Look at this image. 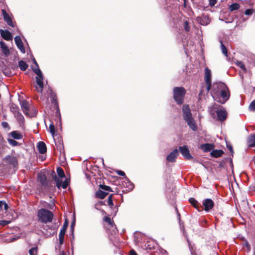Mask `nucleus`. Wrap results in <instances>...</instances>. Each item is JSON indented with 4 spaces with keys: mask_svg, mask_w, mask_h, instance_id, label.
Instances as JSON below:
<instances>
[{
    "mask_svg": "<svg viewBox=\"0 0 255 255\" xmlns=\"http://www.w3.org/2000/svg\"><path fill=\"white\" fill-rule=\"evenodd\" d=\"M182 112L183 119L193 130L196 131L197 129V125L192 116L191 111L188 105H183L182 107Z\"/></svg>",
    "mask_w": 255,
    "mask_h": 255,
    "instance_id": "f257e3e1",
    "label": "nucleus"
},
{
    "mask_svg": "<svg viewBox=\"0 0 255 255\" xmlns=\"http://www.w3.org/2000/svg\"><path fill=\"white\" fill-rule=\"evenodd\" d=\"M210 112L212 115L217 113L218 120L220 121H225L227 117V112L223 107L217 104H213L210 107Z\"/></svg>",
    "mask_w": 255,
    "mask_h": 255,
    "instance_id": "f03ea898",
    "label": "nucleus"
},
{
    "mask_svg": "<svg viewBox=\"0 0 255 255\" xmlns=\"http://www.w3.org/2000/svg\"><path fill=\"white\" fill-rule=\"evenodd\" d=\"M37 217L38 221L43 223H48L52 222L53 217V213L45 209H41L37 212Z\"/></svg>",
    "mask_w": 255,
    "mask_h": 255,
    "instance_id": "7ed1b4c3",
    "label": "nucleus"
},
{
    "mask_svg": "<svg viewBox=\"0 0 255 255\" xmlns=\"http://www.w3.org/2000/svg\"><path fill=\"white\" fill-rule=\"evenodd\" d=\"M223 89L219 92V95L217 97L218 99H215L214 100L221 104H224L226 101L228 100L230 97V91L226 85H223ZM222 88L221 87V89Z\"/></svg>",
    "mask_w": 255,
    "mask_h": 255,
    "instance_id": "20e7f679",
    "label": "nucleus"
},
{
    "mask_svg": "<svg viewBox=\"0 0 255 255\" xmlns=\"http://www.w3.org/2000/svg\"><path fill=\"white\" fill-rule=\"evenodd\" d=\"M185 90L183 87H175L173 89V98L178 104L183 102V98L185 94Z\"/></svg>",
    "mask_w": 255,
    "mask_h": 255,
    "instance_id": "39448f33",
    "label": "nucleus"
},
{
    "mask_svg": "<svg viewBox=\"0 0 255 255\" xmlns=\"http://www.w3.org/2000/svg\"><path fill=\"white\" fill-rule=\"evenodd\" d=\"M10 110L14 115L15 118L19 123L20 126H22L24 122V118L20 113L18 107L14 104L12 103L10 105Z\"/></svg>",
    "mask_w": 255,
    "mask_h": 255,
    "instance_id": "423d86ee",
    "label": "nucleus"
},
{
    "mask_svg": "<svg viewBox=\"0 0 255 255\" xmlns=\"http://www.w3.org/2000/svg\"><path fill=\"white\" fill-rule=\"evenodd\" d=\"M35 74H37V76L36 77V82L37 84L39 86V88L36 87L37 91L39 93H42L43 89V77L41 71L38 68L33 70Z\"/></svg>",
    "mask_w": 255,
    "mask_h": 255,
    "instance_id": "0eeeda50",
    "label": "nucleus"
},
{
    "mask_svg": "<svg viewBox=\"0 0 255 255\" xmlns=\"http://www.w3.org/2000/svg\"><path fill=\"white\" fill-rule=\"evenodd\" d=\"M37 181L42 187L43 191L48 190L50 187V184L48 182L46 176L44 173H39L38 174Z\"/></svg>",
    "mask_w": 255,
    "mask_h": 255,
    "instance_id": "6e6552de",
    "label": "nucleus"
},
{
    "mask_svg": "<svg viewBox=\"0 0 255 255\" xmlns=\"http://www.w3.org/2000/svg\"><path fill=\"white\" fill-rule=\"evenodd\" d=\"M223 85H226L222 82H218L214 83L212 86H211V94L214 99L218 98L217 97L219 95V92L222 90L221 87L223 88Z\"/></svg>",
    "mask_w": 255,
    "mask_h": 255,
    "instance_id": "1a4fd4ad",
    "label": "nucleus"
},
{
    "mask_svg": "<svg viewBox=\"0 0 255 255\" xmlns=\"http://www.w3.org/2000/svg\"><path fill=\"white\" fill-rule=\"evenodd\" d=\"M20 104L22 111L25 115L30 117H34L36 115L37 111L35 109H33V112L32 113H29V104L26 100H22L20 102Z\"/></svg>",
    "mask_w": 255,
    "mask_h": 255,
    "instance_id": "9d476101",
    "label": "nucleus"
},
{
    "mask_svg": "<svg viewBox=\"0 0 255 255\" xmlns=\"http://www.w3.org/2000/svg\"><path fill=\"white\" fill-rule=\"evenodd\" d=\"M205 81L206 84V88L208 91L211 89V71L208 68L205 69Z\"/></svg>",
    "mask_w": 255,
    "mask_h": 255,
    "instance_id": "9b49d317",
    "label": "nucleus"
},
{
    "mask_svg": "<svg viewBox=\"0 0 255 255\" xmlns=\"http://www.w3.org/2000/svg\"><path fill=\"white\" fill-rule=\"evenodd\" d=\"M179 150L182 154V155L186 159H190L193 157L191 155L188 147L186 145H184L183 146L179 147Z\"/></svg>",
    "mask_w": 255,
    "mask_h": 255,
    "instance_id": "f8f14e48",
    "label": "nucleus"
},
{
    "mask_svg": "<svg viewBox=\"0 0 255 255\" xmlns=\"http://www.w3.org/2000/svg\"><path fill=\"white\" fill-rule=\"evenodd\" d=\"M203 205L204 208V210L206 212H209L214 207V202L210 199H206L203 201Z\"/></svg>",
    "mask_w": 255,
    "mask_h": 255,
    "instance_id": "ddd939ff",
    "label": "nucleus"
},
{
    "mask_svg": "<svg viewBox=\"0 0 255 255\" xmlns=\"http://www.w3.org/2000/svg\"><path fill=\"white\" fill-rule=\"evenodd\" d=\"M0 48L1 53L4 56L7 57L10 54L9 50L3 41L0 42Z\"/></svg>",
    "mask_w": 255,
    "mask_h": 255,
    "instance_id": "4468645a",
    "label": "nucleus"
},
{
    "mask_svg": "<svg viewBox=\"0 0 255 255\" xmlns=\"http://www.w3.org/2000/svg\"><path fill=\"white\" fill-rule=\"evenodd\" d=\"M178 151L177 149L173 150L166 157V159L169 162H174L178 155Z\"/></svg>",
    "mask_w": 255,
    "mask_h": 255,
    "instance_id": "2eb2a0df",
    "label": "nucleus"
},
{
    "mask_svg": "<svg viewBox=\"0 0 255 255\" xmlns=\"http://www.w3.org/2000/svg\"><path fill=\"white\" fill-rule=\"evenodd\" d=\"M14 41L17 47L19 49L21 52L23 53L25 52V48L23 46L22 42L21 41V38L19 36H16L14 38Z\"/></svg>",
    "mask_w": 255,
    "mask_h": 255,
    "instance_id": "dca6fc26",
    "label": "nucleus"
},
{
    "mask_svg": "<svg viewBox=\"0 0 255 255\" xmlns=\"http://www.w3.org/2000/svg\"><path fill=\"white\" fill-rule=\"evenodd\" d=\"M197 20L200 24L203 25H206L210 23L208 17L204 15L197 17Z\"/></svg>",
    "mask_w": 255,
    "mask_h": 255,
    "instance_id": "f3484780",
    "label": "nucleus"
},
{
    "mask_svg": "<svg viewBox=\"0 0 255 255\" xmlns=\"http://www.w3.org/2000/svg\"><path fill=\"white\" fill-rule=\"evenodd\" d=\"M2 14L3 16V18L7 24L10 26L13 27L14 25L10 16L4 9L2 10Z\"/></svg>",
    "mask_w": 255,
    "mask_h": 255,
    "instance_id": "a211bd4d",
    "label": "nucleus"
},
{
    "mask_svg": "<svg viewBox=\"0 0 255 255\" xmlns=\"http://www.w3.org/2000/svg\"><path fill=\"white\" fill-rule=\"evenodd\" d=\"M0 33L2 37L6 40H12L11 33L7 30L0 29Z\"/></svg>",
    "mask_w": 255,
    "mask_h": 255,
    "instance_id": "6ab92c4d",
    "label": "nucleus"
},
{
    "mask_svg": "<svg viewBox=\"0 0 255 255\" xmlns=\"http://www.w3.org/2000/svg\"><path fill=\"white\" fill-rule=\"evenodd\" d=\"M189 201L190 204L198 211H201L203 210V208L201 206L200 203H199L194 198H191L189 199Z\"/></svg>",
    "mask_w": 255,
    "mask_h": 255,
    "instance_id": "aec40b11",
    "label": "nucleus"
},
{
    "mask_svg": "<svg viewBox=\"0 0 255 255\" xmlns=\"http://www.w3.org/2000/svg\"><path fill=\"white\" fill-rule=\"evenodd\" d=\"M38 150L40 153L43 154L46 152V146L43 141H39L37 146Z\"/></svg>",
    "mask_w": 255,
    "mask_h": 255,
    "instance_id": "412c9836",
    "label": "nucleus"
},
{
    "mask_svg": "<svg viewBox=\"0 0 255 255\" xmlns=\"http://www.w3.org/2000/svg\"><path fill=\"white\" fill-rule=\"evenodd\" d=\"M6 161L13 166H15L17 163V160L15 157L13 156H7L5 158Z\"/></svg>",
    "mask_w": 255,
    "mask_h": 255,
    "instance_id": "4be33fe9",
    "label": "nucleus"
},
{
    "mask_svg": "<svg viewBox=\"0 0 255 255\" xmlns=\"http://www.w3.org/2000/svg\"><path fill=\"white\" fill-rule=\"evenodd\" d=\"M213 145L212 144L206 143L201 145L200 148L204 152H208L212 149Z\"/></svg>",
    "mask_w": 255,
    "mask_h": 255,
    "instance_id": "5701e85b",
    "label": "nucleus"
},
{
    "mask_svg": "<svg viewBox=\"0 0 255 255\" xmlns=\"http://www.w3.org/2000/svg\"><path fill=\"white\" fill-rule=\"evenodd\" d=\"M11 136L16 139H20L22 138V135L18 131H12L10 133Z\"/></svg>",
    "mask_w": 255,
    "mask_h": 255,
    "instance_id": "b1692460",
    "label": "nucleus"
},
{
    "mask_svg": "<svg viewBox=\"0 0 255 255\" xmlns=\"http://www.w3.org/2000/svg\"><path fill=\"white\" fill-rule=\"evenodd\" d=\"M224 153V152L222 150H213L211 153V155L212 156L214 157H219L222 155V154Z\"/></svg>",
    "mask_w": 255,
    "mask_h": 255,
    "instance_id": "393cba45",
    "label": "nucleus"
},
{
    "mask_svg": "<svg viewBox=\"0 0 255 255\" xmlns=\"http://www.w3.org/2000/svg\"><path fill=\"white\" fill-rule=\"evenodd\" d=\"M248 145L250 147L255 146V134L250 136L248 139Z\"/></svg>",
    "mask_w": 255,
    "mask_h": 255,
    "instance_id": "a878e982",
    "label": "nucleus"
},
{
    "mask_svg": "<svg viewBox=\"0 0 255 255\" xmlns=\"http://www.w3.org/2000/svg\"><path fill=\"white\" fill-rule=\"evenodd\" d=\"M53 174H54V179L55 181L56 186L58 189H60L61 187V183H62V178L57 177L55 173V172H53Z\"/></svg>",
    "mask_w": 255,
    "mask_h": 255,
    "instance_id": "bb28decb",
    "label": "nucleus"
},
{
    "mask_svg": "<svg viewBox=\"0 0 255 255\" xmlns=\"http://www.w3.org/2000/svg\"><path fill=\"white\" fill-rule=\"evenodd\" d=\"M108 194V192H105L100 190L96 192V195L97 197L101 199H103Z\"/></svg>",
    "mask_w": 255,
    "mask_h": 255,
    "instance_id": "cd10ccee",
    "label": "nucleus"
},
{
    "mask_svg": "<svg viewBox=\"0 0 255 255\" xmlns=\"http://www.w3.org/2000/svg\"><path fill=\"white\" fill-rule=\"evenodd\" d=\"M18 66L22 71H25L28 68V65L22 60H20L18 62Z\"/></svg>",
    "mask_w": 255,
    "mask_h": 255,
    "instance_id": "c85d7f7f",
    "label": "nucleus"
},
{
    "mask_svg": "<svg viewBox=\"0 0 255 255\" xmlns=\"http://www.w3.org/2000/svg\"><path fill=\"white\" fill-rule=\"evenodd\" d=\"M240 8V4L237 3H234L231 4L229 6V10L231 11H233L235 10H238Z\"/></svg>",
    "mask_w": 255,
    "mask_h": 255,
    "instance_id": "c756f323",
    "label": "nucleus"
},
{
    "mask_svg": "<svg viewBox=\"0 0 255 255\" xmlns=\"http://www.w3.org/2000/svg\"><path fill=\"white\" fill-rule=\"evenodd\" d=\"M221 49L223 54L226 56H228V51L225 46L223 44L222 41L220 40Z\"/></svg>",
    "mask_w": 255,
    "mask_h": 255,
    "instance_id": "7c9ffc66",
    "label": "nucleus"
},
{
    "mask_svg": "<svg viewBox=\"0 0 255 255\" xmlns=\"http://www.w3.org/2000/svg\"><path fill=\"white\" fill-rule=\"evenodd\" d=\"M57 173L60 178L65 177V174L62 168L59 167L57 168Z\"/></svg>",
    "mask_w": 255,
    "mask_h": 255,
    "instance_id": "2f4dec72",
    "label": "nucleus"
},
{
    "mask_svg": "<svg viewBox=\"0 0 255 255\" xmlns=\"http://www.w3.org/2000/svg\"><path fill=\"white\" fill-rule=\"evenodd\" d=\"M8 142L12 146H15L18 145V143L13 139L8 138L7 139Z\"/></svg>",
    "mask_w": 255,
    "mask_h": 255,
    "instance_id": "473e14b6",
    "label": "nucleus"
},
{
    "mask_svg": "<svg viewBox=\"0 0 255 255\" xmlns=\"http://www.w3.org/2000/svg\"><path fill=\"white\" fill-rule=\"evenodd\" d=\"M37 251V247H33L30 249L29 251V253L30 255H36Z\"/></svg>",
    "mask_w": 255,
    "mask_h": 255,
    "instance_id": "72a5a7b5",
    "label": "nucleus"
},
{
    "mask_svg": "<svg viewBox=\"0 0 255 255\" xmlns=\"http://www.w3.org/2000/svg\"><path fill=\"white\" fill-rule=\"evenodd\" d=\"M237 65L240 67L243 71H246L247 70H246V67H245V64H244V63L242 61H238L237 62Z\"/></svg>",
    "mask_w": 255,
    "mask_h": 255,
    "instance_id": "f704fd0d",
    "label": "nucleus"
},
{
    "mask_svg": "<svg viewBox=\"0 0 255 255\" xmlns=\"http://www.w3.org/2000/svg\"><path fill=\"white\" fill-rule=\"evenodd\" d=\"M49 131L52 134L53 137H54L55 134V127L53 124H51L49 126Z\"/></svg>",
    "mask_w": 255,
    "mask_h": 255,
    "instance_id": "c9c22d12",
    "label": "nucleus"
},
{
    "mask_svg": "<svg viewBox=\"0 0 255 255\" xmlns=\"http://www.w3.org/2000/svg\"><path fill=\"white\" fill-rule=\"evenodd\" d=\"M100 187L101 189L107 191H112L110 187L104 185H100Z\"/></svg>",
    "mask_w": 255,
    "mask_h": 255,
    "instance_id": "e433bc0d",
    "label": "nucleus"
},
{
    "mask_svg": "<svg viewBox=\"0 0 255 255\" xmlns=\"http://www.w3.org/2000/svg\"><path fill=\"white\" fill-rule=\"evenodd\" d=\"M68 185V181L67 179L64 182H62L61 187H62L63 189H66Z\"/></svg>",
    "mask_w": 255,
    "mask_h": 255,
    "instance_id": "4c0bfd02",
    "label": "nucleus"
},
{
    "mask_svg": "<svg viewBox=\"0 0 255 255\" xmlns=\"http://www.w3.org/2000/svg\"><path fill=\"white\" fill-rule=\"evenodd\" d=\"M108 203L110 206H113L114 205V203H113V200H112V195H111L108 197Z\"/></svg>",
    "mask_w": 255,
    "mask_h": 255,
    "instance_id": "58836bf2",
    "label": "nucleus"
},
{
    "mask_svg": "<svg viewBox=\"0 0 255 255\" xmlns=\"http://www.w3.org/2000/svg\"><path fill=\"white\" fill-rule=\"evenodd\" d=\"M253 9H247L246 10L245 12V14L247 15H251L253 13Z\"/></svg>",
    "mask_w": 255,
    "mask_h": 255,
    "instance_id": "ea45409f",
    "label": "nucleus"
},
{
    "mask_svg": "<svg viewBox=\"0 0 255 255\" xmlns=\"http://www.w3.org/2000/svg\"><path fill=\"white\" fill-rule=\"evenodd\" d=\"M66 229L65 228H62L60 230V232L59 233V237H64V235L66 232Z\"/></svg>",
    "mask_w": 255,
    "mask_h": 255,
    "instance_id": "a19ab883",
    "label": "nucleus"
},
{
    "mask_svg": "<svg viewBox=\"0 0 255 255\" xmlns=\"http://www.w3.org/2000/svg\"><path fill=\"white\" fill-rule=\"evenodd\" d=\"M249 107L251 110L255 111V100L251 103Z\"/></svg>",
    "mask_w": 255,
    "mask_h": 255,
    "instance_id": "79ce46f5",
    "label": "nucleus"
},
{
    "mask_svg": "<svg viewBox=\"0 0 255 255\" xmlns=\"http://www.w3.org/2000/svg\"><path fill=\"white\" fill-rule=\"evenodd\" d=\"M184 29L186 31L190 30V26H189V23L187 21L184 22Z\"/></svg>",
    "mask_w": 255,
    "mask_h": 255,
    "instance_id": "37998d69",
    "label": "nucleus"
},
{
    "mask_svg": "<svg viewBox=\"0 0 255 255\" xmlns=\"http://www.w3.org/2000/svg\"><path fill=\"white\" fill-rule=\"evenodd\" d=\"M10 223V221L1 220L0 221V225L5 226Z\"/></svg>",
    "mask_w": 255,
    "mask_h": 255,
    "instance_id": "c03bdc74",
    "label": "nucleus"
},
{
    "mask_svg": "<svg viewBox=\"0 0 255 255\" xmlns=\"http://www.w3.org/2000/svg\"><path fill=\"white\" fill-rule=\"evenodd\" d=\"M103 205H104L103 202L102 201H100L95 205V208L97 210H100V209L99 208V206Z\"/></svg>",
    "mask_w": 255,
    "mask_h": 255,
    "instance_id": "a18cd8bd",
    "label": "nucleus"
},
{
    "mask_svg": "<svg viewBox=\"0 0 255 255\" xmlns=\"http://www.w3.org/2000/svg\"><path fill=\"white\" fill-rule=\"evenodd\" d=\"M104 221L106 222H107L110 225H112L113 222H112L111 219L108 217H105L104 218Z\"/></svg>",
    "mask_w": 255,
    "mask_h": 255,
    "instance_id": "49530a36",
    "label": "nucleus"
},
{
    "mask_svg": "<svg viewBox=\"0 0 255 255\" xmlns=\"http://www.w3.org/2000/svg\"><path fill=\"white\" fill-rule=\"evenodd\" d=\"M209 5L211 6H213L217 3V0H209Z\"/></svg>",
    "mask_w": 255,
    "mask_h": 255,
    "instance_id": "de8ad7c7",
    "label": "nucleus"
},
{
    "mask_svg": "<svg viewBox=\"0 0 255 255\" xmlns=\"http://www.w3.org/2000/svg\"><path fill=\"white\" fill-rule=\"evenodd\" d=\"M1 125L4 128H9V125H8V123L6 122H2L1 123Z\"/></svg>",
    "mask_w": 255,
    "mask_h": 255,
    "instance_id": "09e8293b",
    "label": "nucleus"
},
{
    "mask_svg": "<svg viewBox=\"0 0 255 255\" xmlns=\"http://www.w3.org/2000/svg\"><path fill=\"white\" fill-rule=\"evenodd\" d=\"M117 173L119 175H121V176H125V173L124 171H122V170H118L117 171Z\"/></svg>",
    "mask_w": 255,
    "mask_h": 255,
    "instance_id": "8fccbe9b",
    "label": "nucleus"
},
{
    "mask_svg": "<svg viewBox=\"0 0 255 255\" xmlns=\"http://www.w3.org/2000/svg\"><path fill=\"white\" fill-rule=\"evenodd\" d=\"M59 240L60 245L63 244V241H64V237H59Z\"/></svg>",
    "mask_w": 255,
    "mask_h": 255,
    "instance_id": "3c124183",
    "label": "nucleus"
},
{
    "mask_svg": "<svg viewBox=\"0 0 255 255\" xmlns=\"http://www.w3.org/2000/svg\"><path fill=\"white\" fill-rule=\"evenodd\" d=\"M68 222L67 220H66L62 228H64V229L65 228V229L66 230V229L68 227Z\"/></svg>",
    "mask_w": 255,
    "mask_h": 255,
    "instance_id": "603ef678",
    "label": "nucleus"
},
{
    "mask_svg": "<svg viewBox=\"0 0 255 255\" xmlns=\"http://www.w3.org/2000/svg\"><path fill=\"white\" fill-rule=\"evenodd\" d=\"M130 255H137L136 253L133 250L130 251Z\"/></svg>",
    "mask_w": 255,
    "mask_h": 255,
    "instance_id": "864d4df0",
    "label": "nucleus"
},
{
    "mask_svg": "<svg viewBox=\"0 0 255 255\" xmlns=\"http://www.w3.org/2000/svg\"><path fill=\"white\" fill-rule=\"evenodd\" d=\"M227 147L229 148V149L230 150V151H231V152L233 153V148L232 146L231 145H227Z\"/></svg>",
    "mask_w": 255,
    "mask_h": 255,
    "instance_id": "5fc2aeb1",
    "label": "nucleus"
},
{
    "mask_svg": "<svg viewBox=\"0 0 255 255\" xmlns=\"http://www.w3.org/2000/svg\"><path fill=\"white\" fill-rule=\"evenodd\" d=\"M74 225H75V221L74 220V221L72 222V224H71V230H72V231H73V230H74Z\"/></svg>",
    "mask_w": 255,
    "mask_h": 255,
    "instance_id": "6e6d98bb",
    "label": "nucleus"
},
{
    "mask_svg": "<svg viewBox=\"0 0 255 255\" xmlns=\"http://www.w3.org/2000/svg\"><path fill=\"white\" fill-rule=\"evenodd\" d=\"M3 206L4 210H6L8 208V206L5 202H4Z\"/></svg>",
    "mask_w": 255,
    "mask_h": 255,
    "instance_id": "4d7b16f0",
    "label": "nucleus"
},
{
    "mask_svg": "<svg viewBox=\"0 0 255 255\" xmlns=\"http://www.w3.org/2000/svg\"><path fill=\"white\" fill-rule=\"evenodd\" d=\"M3 204H4V202H3L0 201V208L2 207V206H3Z\"/></svg>",
    "mask_w": 255,
    "mask_h": 255,
    "instance_id": "13d9d810",
    "label": "nucleus"
},
{
    "mask_svg": "<svg viewBox=\"0 0 255 255\" xmlns=\"http://www.w3.org/2000/svg\"><path fill=\"white\" fill-rule=\"evenodd\" d=\"M34 63L37 66H38V64L35 59H34Z\"/></svg>",
    "mask_w": 255,
    "mask_h": 255,
    "instance_id": "bf43d9fd",
    "label": "nucleus"
},
{
    "mask_svg": "<svg viewBox=\"0 0 255 255\" xmlns=\"http://www.w3.org/2000/svg\"><path fill=\"white\" fill-rule=\"evenodd\" d=\"M59 255H66L64 252H62Z\"/></svg>",
    "mask_w": 255,
    "mask_h": 255,
    "instance_id": "052dcab7",
    "label": "nucleus"
},
{
    "mask_svg": "<svg viewBox=\"0 0 255 255\" xmlns=\"http://www.w3.org/2000/svg\"><path fill=\"white\" fill-rule=\"evenodd\" d=\"M57 113H58V114H59V110H57Z\"/></svg>",
    "mask_w": 255,
    "mask_h": 255,
    "instance_id": "680f3d73",
    "label": "nucleus"
}]
</instances>
